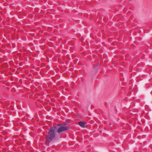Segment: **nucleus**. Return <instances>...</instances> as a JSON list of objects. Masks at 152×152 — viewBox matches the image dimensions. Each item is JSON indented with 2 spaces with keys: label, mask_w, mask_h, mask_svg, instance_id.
<instances>
[{
  "label": "nucleus",
  "mask_w": 152,
  "mask_h": 152,
  "mask_svg": "<svg viewBox=\"0 0 152 152\" xmlns=\"http://www.w3.org/2000/svg\"><path fill=\"white\" fill-rule=\"evenodd\" d=\"M57 130V128L56 126L50 128L48 133V137L46 139L47 141H51L55 138Z\"/></svg>",
  "instance_id": "nucleus-1"
},
{
  "label": "nucleus",
  "mask_w": 152,
  "mask_h": 152,
  "mask_svg": "<svg viewBox=\"0 0 152 152\" xmlns=\"http://www.w3.org/2000/svg\"><path fill=\"white\" fill-rule=\"evenodd\" d=\"M57 126H60L57 130V132L58 133L63 132L69 129V127L63 124H58Z\"/></svg>",
  "instance_id": "nucleus-2"
},
{
  "label": "nucleus",
  "mask_w": 152,
  "mask_h": 152,
  "mask_svg": "<svg viewBox=\"0 0 152 152\" xmlns=\"http://www.w3.org/2000/svg\"><path fill=\"white\" fill-rule=\"evenodd\" d=\"M79 125L82 127H84L85 126V125L84 124L83 122L80 121L79 123Z\"/></svg>",
  "instance_id": "nucleus-3"
}]
</instances>
